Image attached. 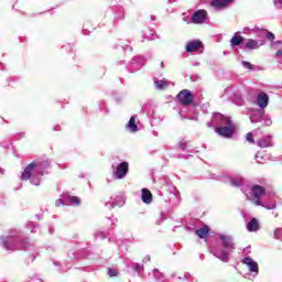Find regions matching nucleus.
Returning <instances> with one entry per match:
<instances>
[{
	"instance_id": "nucleus-1",
	"label": "nucleus",
	"mask_w": 282,
	"mask_h": 282,
	"mask_svg": "<svg viewBox=\"0 0 282 282\" xmlns=\"http://www.w3.org/2000/svg\"><path fill=\"white\" fill-rule=\"evenodd\" d=\"M220 241L223 242V246L226 250L224 249H214V257L219 259L220 261H224L225 263H228L230 259V252L235 250V242L232 241V237L230 236H224L220 235Z\"/></svg>"
},
{
	"instance_id": "nucleus-2",
	"label": "nucleus",
	"mask_w": 282,
	"mask_h": 282,
	"mask_svg": "<svg viewBox=\"0 0 282 282\" xmlns=\"http://www.w3.org/2000/svg\"><path fill=\"white\" fill-rule=\"evenodd\" d=\"M44 166H47V163H30L22 173V180H30V177H32L31 184H34V186H39V180H34V177L43 175Z\"/></svg>"
},
{
	"instance_id": "nucleus-3",
	"label": "nucleus",
	"mask_w": 282,
	"mask_h": 282,
	"mask_svg": "<svg viewBox=\"0 0 282 282\" xmlns=\"http://www.w3.org/2000/svg\"><path fill=\"white\" fill-rule=\"evenodd\" d=\"M214 119H216L219 124H225V127L216 128V132L219 135H223V138H232V133H235V128L232 127V121H230V118L217 112L214 115Z\"/></svg>"
},
{
	"instance_id": "nucleus-4",
	"label": "nucleus",
	"mask_w": 282,
	"mask_h": 282,
	"mask_svg": "<svg viewBox=\"0 0 282 282\" xmlns=\"http://www.w3.org/2000/svg\"><path fill=\"white\" fill-rule=\"evenodd\" d=\"M3 247L6 250H28L30 247V241L21 240L19 236H9L7 240L3 241Z\"/></svg>"
},
{
	"instance_id": "nucleus-5",
	"label": "nucleus",
	"mask_w": 282,
	"mask_h": 282,
	"mask_svg": "<svg viewBox=\"0 0 282 282\" xmlns=\"http://www.w3.org/2000/svg\"><path fill=\"white\" fill-rule=\"evenodd\" d=\"M263 195H265V189L262 186L256 185L251 188V197L254 199L256 206H261Z\"/></svg>"
},
{
	"instance_id": "nucleus-6",
	"label": "nucleus",
	"mask_w": 282,
	"mask_h": 282,
	"mask_svg": "<svg viewBox=\"0 0 282 282\" xmlns=\"http://www.w3.org/2000/svg\"><path fill=\"white\" fill-rule=\"evenodd\" d=\"M242 263L245 265H247V268L249 269V272H251L254 276H257V274H259V263H257V261L252 260V258L247 257V258L242 259Z\"/></svg>"
},
{
	"instance_id": "nucleus-7",
	"label": "nucleus",
	"mask_w": 282,
	"mask_h": 282,
	"mask_svg": "<svg viewBox=\"0 0 282 282\" xmlns=\"http://www.w3.org/2000/svg\"><path fill=\"white\" fill-rule=\"evenodd\" d=\"M193 94L185 89L182 90L178 95H177V99L181 102V105H191L193 102Z\"/></svg>"
},
{
	"instance_id": "nucleus-8",
	"label": "nucleus",
	"mask_w": 282,
	"mask_h": 282,
	"mask_svg": "<svg viewBox=\"0 0 282 282\" xmlns=\"http://www.w3.org/2000/svg\"><path fill=\"white\" fill-rule=\"evenodd\" d=\"M127 173H129V163L127 162L120 163L115 171L118 180H123V177H127Z\"/></svg>"
},
{
	"instance_id": "nucleus-9",
	"label": "nucleus",
	"mask_w": 282,
	"mask_h": 282,
	"mask_svg": "<svg viewBox=\"0 0 282 282\" xmlns=\"http://www.w3.org/2000/svg\"><path fill=\"white\" fill-rule=\"evenodd\" d=\"M208 17V12L206 10H198L192 15V23H204Z\"/></svg>"
},
{
	"instance_id": "nucleus-10",
	"label": "nucleus",
	"mask_w": 282,
	"mask_h": 282,
	"mask_svg": "<svg viewBox=\"0 0 282 282\" xmlns=\"http://www.w3.org/2000/svg\"><path fill=\"white\" fill-rule=\"evenodd\" d=\"M204 47V43L199 40L189 41L186 45V52L193 53L202 50Z\"/></svg>"
},
{
	"instance_id": "nucleus-11",
	"label": "nucleus",
	"mask_w": 282,
	"mask_h": 282,
	"mask_svg": "<svg viewBox=\"0 0 282 282\" xmlns=\"http://www.w3.org/2000/svg\"><path fill=\"white\" fill-rule=\"evenodd\" d=\"M270 102V97L265 93H259L257 96V105L260 109H265Z\"/></svg>"
},
{
	"instance_id": "nucleus-12",
	"label": "nucleus",
	"mask_w": 282,
	"mask_h": 282,
	"mask_svg": "<svg viewBox=\"0 0 282 282\" xmlns=\"http://www.w3.org/2000/svg\"><path fill=\"white\" fill-rule=\"evenodd\" d=\"M141 199L143 204H151L153 202V194L148 188L142 189Z\"/></svg>"
},
{
	"instance_id": "nucleus-13",
	"label": "nucleus",
	"mask_w": 282,
	"mask_h": 282,
	"mask_svg": "<svg viewBox=\"0 0 282 282\" xmlns=\"http://www.w3.org/2000/svg\"><path fill=\"white\" fill-rule=\"evenodd\" d=\"M116 206H119V208L124 206V197L119 196L115 202L106 203V208H116Z\"/></svg>"
},
{
	"instance_id": "nucleus-14",
	"label": "nucleus",
	"mask_w": 282,
	"mask_h": 282,
	"mask_svg": "<svg viewBox=\"0 0 282 282\" xmlns=\"http://www.w3.org/2000/svg\"><path fill=\"white\" fill-rule=\"evenodd\" d=\"M228 3H232V0H212L213 8H216L217 10L226 8Z\"/></svg>"
},
{
	"instance_id": "nucleus-15",
	"label": "nucleus",
	"mask_w": 282,
	"mask_h": 282,
	"mask_svg": "<svg viewBox=\"0 0 282 282\" xmlns=\"http://www.w3.org/2000/svg\"><path fill=\"white\" fill-rule=\"evenodd\" d=\"M250 120L252 123L261 122V120H263V110L253 111L250 116Z\"/></svg>"
},
{
	"instance_id": "nucleus-16",
	"label": "nucleus",
	"mask_w": 282,
	"mask_h": 282,
	"mask_svg": "<svg viewBox=\"0 0 282 282\" xmlns=\"http://www.w3.org/2000/svg\"><path fill=\"white\" fill-rule=\"evenodd\" d=\"M258 147L261 149H267V147H272V137H264L258 141Z\"/></svg>"
},
{
	"instance_id": "nucleus-17",
	"label": "nucleus",
	"mask_w": 282,
	"mask_h": 282,
	"mask_svg": "<svg viewBox=\"0 0 282 282\" xmlns=\"http://www.w3.org/2000/svg\"><path fill=\"white\" fill-rule=\"evenodd\" d=\"M247 230H249V232H257V230H259V221L257 220V218H252L249 224L247 225Z\"/></svg>"
},
{
	"instance_id": "nucleus-18",
	"label": "nucleus",
	"mask_w": 282,
	"mask_h": 282,
	"mask_svg": "<svg viewBox=\"0 0 282 282\" xmlns=\"http://www.w3.org/2000/svg\"><path fill=\"white\" fill-rule=\"evenodd\" d=\"M230 43L231 45H234V47H238V45L243 43V37L239 35V33H235V35L231 37Z\"/></svg>"
},
{
	"instance_id": "nucleus-19",
	"label": "nucleus",
	"mask_w": 282,
	"mask_h": 282,
	"mask_svg": "<svg viewBox=\"0 0 282 282\" xmlns=\"http://www.w3.org/2000/svg\"><path fill=\"white\" fill-rule=\"evenodd\" d=\"M245 47L247 50H259V47H261V45L259 44V42L257 40H248V42L245 44Z\"/></svg>"
},
{
	"instance_id": "nucleus-20",
	"label": "nucleus",
	"mask_w": 282,
	"mask_h": 282,
	"mask_svg": "<svg viewBox=\"0 0 282 282\" xmlns=\"http://www.w3.org/2000/svg\"><path fill=\"white\" fill-rule=\"evenodd\" d=\"M208 232H210V229L205 226L198 230H196V235L200 238V239H206V237H208Z\"/></svg>"
},
{
	"instance_id": "nucleus-21",
	"label": "nucleus",
	"mask_w": 282,
	"mask_h": 282,
	"mask_svg": "<svg viewBox=\"0 0 282 282\" xmlns=\"http://www.w3.org/2000/svg\"><path fill=\"white\" fill-rule=\"evenodd\" d=\"M128 129L132 131V133H135L138 131V126L135 124V117H131L129 122H128Z\"/></svg>"
},
{
	"instance_id": "nucleus-22",
	"label": "nucleus",
	"mask_w": 282,
	"mask_h": 282,
	"mask_svg": "<svg viewBox=\"0 0 282 282\" xmlns=\"http://www.w3.org/2000/svg\"><path fill=\"white\" fill-rule=\"evenodd\" d=\"M156 89H166L169 87V82L162 79L155 82Z\"/></svg>"
},
{
	"instance_id": "nucleus-23",
	"label": "nucleus",
	"mask_w": 282,
	"mask_h": 282,
	"mask_svg": "<svg viewBox=\"0 0 282 282\" xmlns=\"http://www.w3.org/2000/svg\"><path fill=\"white\" fill-rule=\"evenodd\" d=\"M231 186H243V178L238 177V178H231Z\"/></svg>"
},
{
	"instance_id": "nucleus-24",
	"label": "nucleus",
	"mask_w": 282,
	"mask_h": 282,
	"mask_svg": "<svg viewBox=\"0 0 282 282\" xmlns=\"http://www.w3.org/2000/svg\"><path fill=\"white\" fill-rule=\"evenodd\" d=\"M68 202L73 206H78V204H80V198H78L76 196H68Z\"/></svg>"
},
{
	"instance_id": "nucleus-25",
	"label": "nucleus",
	"mask_w": 282,
	"mask_h": 282,
	"mask_svg": "<svg viewBox=\"0 0 282 282\" xmlns=\"http://www.w3.org/2000/svg\"><path fill=\"white\" fill-rule=\"evenodd\" d=\"M260 33L261 34H265V37L269 40V41H273L274 40V35L272 32L268 31V30H260Z\"/></svg>"
},
{
	"instance_id": "nucleus-26",
	"label": "nucleus",
	"mask_w": 282,
	"mask_h": 282,
	"mask_svg": "<svg viewBox=\"0 0 282 282\" xmlns=\"http://www.w3.org/2000/svg\"><path fill=\"white\" fill-rule=\"evenodd\" d=\"M261 30H264V29L254 28L251 30V32H254L258 39H265V34L261 33Z\"/></svg>"
},
{
	"instance_id": "nucleus-27",
	"label": "nucleus",
	"mask_w": 282,
	"mask_h": 282,
	"mask_svg": "<svg viewBox=\"0 0 282 282\" xmlns=\"http://www.w3.org/2000/svg\"><path fill=\"white\" fill-rule=\"evenodd\" d=\"M275 239H282V228H278L274 230Z\"/></svg>"
},
{
	"instance_id": "nucleus-28",
	"label": "nucleus",
	"mask_w": 282,
	"mask_h": 282,
	"mask_svg": "<svg viewBox=\"0 0 282 282\" xmlns=\"http://www.w3.org/2000/svg\"><path fill=\"white\" fill-rule=\"evenodd\" d=\"M256 160L258 162V164H263V155L261 154V152H259L257 155H256Z\"/></svg>"
},
{
	"instance_id": "nucleus-29",
	"label": "nucleus",
	"mask_w": 282,
	"mask_h": 282,
	"mask_svg": "<svg viewBox=\"0 0 282 282\" xmlns=\"http://www.w3.org/2000/svg\"><path fill=\"white\" fill-rule=\"evenodd\" d=\"M247 142H250L251 144H254V139L252 138V132H249L247 134Z\"/></svg>"
},
{
	"instance_id": "nucleus-30",
	"label": "nucleus",
	"mask_w": 282,
	"mask_h": 282,
	"mask_svg": "<svg viewBox=\"0 0 282 282\" xmlns=\"http://www.w3.org/2000/svg\"><path fill=\"white\" fill-rule=\"evenodd\" d=\"M273 3L278 9L282 10V0H273Z\"/></svg>"
},
{
	"instance_id": "nucleus-31",
	"label": "nucleus",
	"mask_w": 282,
	"mask_h": 282,
	"mask_svg": "<svg viewBox=\"0 0 282 282\" xmlns=\"http://www.w3.org/2000/svg\"><path fill=\"white\" fill-rule=\"evenodd\" d=\"M108 274H109V276H118V271L113 270V269H109Z\"/></svg>"
},
{
	"instance_id": "nucleus-32",
	"label": "nucleus",
	"mask_w": 282,
	"mask_h": 282,
	"mask_svg": "<svg viewBox=\"0 0 282 282\" xmlns=\"http://www.w3.org/2000/svg\"><path fill=\"white\" fill-rule=\"evenodd\" d=\"M242 66H245L247 69H252V64H250V62L242 61Z\"/></svg>"
},
{
	"instance_id": "nucleus-33",
	"label": "nucleus",
	"mask_w": 282,
	"mask_h": 282,
	"mask_svg": "<svg viewBox=\"0 0 282 282\" xmlns=\"http://www.w3.org/2000/svg\"><path fill=\"white\" fill-rule=\"evenodd\" d=\"M264 208H268V210H272L273 208H276V204L272 203L271 205H263Z\"/></svg>"
},
{
	"instance_id": "nucleus-34",
	"label": "nucleus",
	"mask_w": 282,
	"mask_h": 282,
	"mask_svg": "<svg viewBox=\"0 0 282 282\" xmlns=\"http://www.w3.org/2000/svg\"><path fill=\"white\" fill-rule=\"evenodd\" d=\"M265 127L272 126V119H264Z\"/></svg>"
},
{
	"instance_id": "nucleus-35",
	"label": "nucleus",
	"mask_w": 282,
	"mask_h": 282,
	"mask_svg": "<svg viewBox=\"0 0 282 282\" xmlns=\"http://www.w3.org/2000/svg\"><path fill=\"white\" fill-rule=\"evenodd\" d=\"M63 204V199H57L56 202H55V206H61Z\"/></svg>"
},
{
	"instance_id": "nucleus-36",
	"label": "nucleus",
	"mask_w": 282,
	"mask_h": 282,
	"mask_svg": "<svg viewBox=\"0 0 282 282\" xmlns=\"http://www.w3.org/2000/svg\"><path fill=\"white\" fill-rule=\"evenodd\" d=\"M236 105H239V106L243 105V99H239L238 102H236Z\"/></svg>"
},
{
	"instance_id": "nucleus-37",
	"label": "nucleus",
	"mask_w": 282,
	"mask_h": 282,
	"mask_svg": "<svg viewBox=\"0 0 282 282\" xmlns=\"http://www.w3.org/2000/svg\"><path fill=\"white\" fill-rule=\"evenodd\" d=\"M275 56H278V57H279V56H282V50H281V51H278L276 54H275Z\"/></svg>"
},
{
	"instance_id": "nucleus-38",
	"label": "nucleus",
	"mask_w": 282,
	"mask_h": 282,
	"mask_svg": "<svg viewBox=\"0 0 282 282\" xmlns=\"http://www.w3.org/2000/svg\"><path fill=\"white\" fill-rule=\"evenodd\" d=\"M137 62H138L137 58L132 59L131 65H135Z\"/></svg>"
},
{
	"instance_id": "nucleus-39",
	"label": "nucleus",
	"mask_w": 282,
	"mask_h": 282,
	"mask_svg": "<svg viewBox=\"0 0 282 282\" xmlns=\"http://www.w3.org/2000/svg\"><path fill=\"white\" fill-rule=\"evenodd\" d=\"M144 261H151V257L144 258Z\"/></svg>"
},
{
	"instance_id": "nucleus-40",
	"label": "nucleus",
	"mask_w": 282,
	"mask_h": 282,
	"mask_svg": "<svg viewBox=\"0 0 282 282\" xmlns=\"http://www.w3.org/2000/svg\"><path fill=\"white\" fill-rule=\"evenodd\" d=\"M140 67H142V64H139L138 67H137V69H140Z\"/></svg>"
},
{
	"instance_id": "nucleus-41",
	"label": "nucleus",
	"mask_w": 282,
	"mask_h": 282,
	"mask_svg": "<svg viewBox=\"0 0 282 282\" xmlns=\"http://www.w3.org/2000/svg\"><path fill=\"white\" fill-rule=\"evenodd\" d=\"M54 130H55V131H58V126H56V127L54 128Z\"/></svg>"
},
{
	"instance_id": "nucleus-42",
	"label": "nucleus",
	"mask_w": 282,
	"mask_h": 282,
	"mask_svg": "<svg viewBox=\"0 0 282 282\" xmlns=\"http://www.w3.org/2000/svg\"><path fill=\"white\" fill-rule=\"evenodd\" d=\"M29 226H34V224L30 223Z\"/></svg>"
},
{
	"instance_id": "nucleus-43",
	"label": "nucleus",
	"mask_w": 282,
	"mask_h": 282,
	"mask_svg": "<svg viewBox=\"0 0 282 282\" xmlns=\"http://www.w3.org/2000/svg\"><path fill=\"white\" fill-rule=\"evenodd\" d=\"M208 127H213V124H212V123H208Z\"/></svg>"
},
{
	"instance_id": "nucleus-44",
	"label": "nucleus",
	"mask_w": 282,
	"mask_h": 282,
	"mask_svg": "<svg viewBox=\"0 0 282 282\" xmlns=\"http://www.w3.org/2000/svg\"><path fill=\"white\" fill-rule=\"evenodd\" d=\"M242 193H246V191H243V188H241Z\"/></svg>"
},
{
	"instance_id": "nucleus-45",
	"label": "nucleus",
	"mask_w": 282,
	"mask_h": 282,
	"mask_svg": "<svg viewBox=\"0 0 282 282\" xmlns=\"http://www.w3.org/2000/svg\"><path fill=\"white\" fill-rule=\"evenodd\" d=\"M155 272H158V269L154 270V274H155Z\"/></svg>"
},
{
	"instance_id": "nucleus-46",
	"label": "nucleus",
	"mask_w": 282,
	"mask_h": 282,
	"mask_svg": "<svg viewBox=\"0 0 282 282\" xmlns=\"http://www.w3.org/2000/svg\"><path fill=\"white\" fill-rule=\"evenodd\" d=\"M31 232H34V229H32Z\"/></svg>"
}]
</instances>
